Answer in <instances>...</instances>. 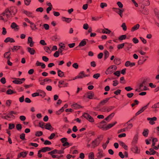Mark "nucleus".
I'll return each mask as SVG.
<instances>
[{
	"instance_id": "f257e3e1",
	"label": "nucleus",
	"mask_w": 159,
	"mask_h": 159,
	"mask_svg": "<svg viewBox=\"0 0 159 159\" xmlns=\"http://www.w3.org/2000/svg\"><path fill=\"white\" fill-rule=\"evenodd\" d=\"M82 116L88 120L90 122L93 123L94 122V119L89 114L86 113H84Z\"/></svg>"
},
{
	"instance_id": "f03ea898",
	"label": "nucleus",
	"mask_w": 159,
	"mask_h": 159,
	"mask_svg": "<svg viewBox=\"0 0 159 159\" xmlns=\"http://www.w3.org/2000/svg\"><path fill=\"white\" fill-rule=\"evenodd\" d=\"M113 9L120 16L122 17L123 15L122 13L124 11V10L123 9H120L119 8H113Z\"/></svg>"
},
{
	"instance_id": "7ed1b4c3",
	"label": "nucleus",
	"mask_w": 159,
	"mask_h": 159,
	"mask_svg": "<svg viewBox=\"0 0 159 159\" xmlns=\"http://www.w3.org/2000/svg\"><path fill=\"white\" fill-rule=\"evenodd\" d=\"M10 17H7L6 15L3 13L0 15V20L3 21L5 22H7L9 18Z\"/></svg>"
},
{
	"instance_id": "20e7f679",
	"label": "nucleus",
	"mask_w": 159,
	"mask_h": 159,
	"mask_svg": "<svg viewBox=\"0 0 159 159\" xmlns=\"http://www.w3.org/2000/svg\"><path fill=\"white\" fill-rule=\"evenodd\" d=\"M9 9L11 12V17L12 15H15L17 11V9L16 7L14 6L11 7Z\"/></svg>"
},
{
	"instance_id": "39448f33",
	"label": "nucleus",
	"mask_w": 159,
	"mask_h": 159,
	"mask_svg": "<svg viewBox=\"0 0 159 159\" xmlns=\"http://www.w3.org/2000/svg\"><path fill=\"white\" fill-rule=\"evenodd\" d=\"M11 27L15 31H18L19 29V26L16 23L13 22L11 23Z\"/></svg>"
},
{
	"instance_id": "423d86ee",
	"label": "nucleus",
	"mask_w": 159,
	"mask_h": 159,
	"mask_svg": "<svg viewBox=\"0 0 159 159\" xmlns=\"http://www.w3.org/2000/svg\"><path fill=\"white\" fill-rule=\"evenodd\" d=\"M59 84L58 86L59 87H66L68 85V83L65 82L64 81H60L58 82Z\"/></svg>"
},
{
	"instance_id": "0eeeda50",
	"label": "nucleus",
	"mask_w": 159,
	"mask_h": 159,
	"mask_svg": "<svg viewBox=\"0 0 159 159\" xmlns=\"http://www.w3.org/2000/svg\"><path fill=\"white\" fill-rule=\"evenodd\" d=\"M100 142V141H99L98 139H96L93 141L92 143V147L93 148H95L98 146Z\"/></svg>"
},
{
	"instance_id": "6e6552de",
	"label": "nucleus",
	"mask_w": 159,
	"mask_h": 159,
	"mask_svg": "<svg viewBox=\"0 0 159 159\" xmlns=\"http://www.w3.org/2000/svg\"><path fill=\"white\" fill-rule=\"evenodd\" d=\"M148 120L149 121V123L152 125L155 124L154 121L157 120V118L156 117H153L152 118L148 117L147 118Z\"/></svg>"
},
{
	"instance_id": "1a4fd4ad",
	"label": "nucleus",
	"mask_w": 159,
	"mask_h": 159,
	"mask_svg": "<svg viewBox=\"0 0 159 159\" xmlns=\"http://www.w3.org/2000/svg\"><path fill=\"white\" fill-rule=\"evenodd\" d=\"M98 152L97 154V157L98 158L100 159L104 156L103 151L102 150L98 149Z\"/></svg>"
},
{
	"instance_id": "9d476101",
	"label": "nucleus",
	"mask_w": 159,
	"mask_h": 159,
	"mask_svg": "<svg viewBox=\"0 0 159 159\" xmlns=\"http://www.w3.org/2000/svg\"><path fill=\"white\" fill-rule=\"evenodd\" d=\"M131 151L135 153H139V150H138L137 146L135 145L133 146L131 148Z\"/></svg>"
},
{
	"instance_id": "9b49d317",
	"label": "nucleus",
	"mask_w": 159,
	"mask_h": 159,
	"mask_svg": "<svg viewBox=\"0 0 159 159\" xmlns=\"http://www.w3.org/2000/svg\"><path fill=\"white\" fill-rule=\"evenodd\" d=\"M84 77V71H81L78 74V75L76 76L74 80H75L77 79H83Z\"/></svg>"
},
{
	"instance_id": "f8f14e48",
	"label": "nucleus",
	"mask_w": 159,
	"mask_h": 159,
	"mask_svg": "<svg viewBox=\"0 0 159 159\" xmlns=\"http://www.w3.org/2000/svg\"><path fill=\"white\" fill-rule=\"evenodd\" d=\"M147 108V106H145L143 107L141 109L139 110L135 114V115L137 116L143 112Z\"/></svg>"
},
{
	"instance_id": "ddd939ff",
	"label": "nucleus",
	"mask_w": 159,
	"mask_h": 159,
	"mask_svg": "<svg viewBox=\"0 0 159 159\" xmlns=\"http://www.w3.org/2000/svg\"><path fill=\"white\" fill-rule=\"evenodd\" d=\"M117 122L116 121L114 122V123L109 124L108 125L106 126L104 128V129L105 130H107L109 129H110L113 126L116 124Z\"/></svg>"
},
{
	"instance_id": "4468645a",
	"label": "nucleus",
	"mask_w": 159,
	"mask_h": 159,
	"mask_svg": "<svg viewBox=\"0 0 159 159\" xmlns=\"http://www.w3.org/2000/svg\"><path fill=\"white\" fill-rule=\"evenodd\" d=\"M86 95L87 96V97L90 99H93L94 96L93 93L91 91L88 92Z\"/></svg>"
},
{
	"instance_id": "2eb2a0df",
	"label": "nucleus",
	"mask_w": 159,
	"mask_h": 159,
	"mask_svg": "<svg viewBox=\"0 0 159 159\" xmlns=\"http://www.w3.org/2000/svg\"><path fill=\"white\" fill-rule=\"evenodd\" d=\"M27 49L28 52H29L31 55H33L35 53V51L33 48L28 47L27 48Z\"/></svg>"
},
{
	"instance_id": "dca6fc26",
	"label": "nucleus",
	"mask_w": 159,
	"mask_h": 159,
	"mask_svg": "<svg viewBox=\"0 0 159 159\" xmlns=\"http://www.w3.org/2000/svg\"><path fill=\"white\" fill-rule=\"evenodd\" d=\"M23 12L29 17H32V13L31 12H30L26 10H23Z\"/></svg>"
},
{
	"instance_id": "f3484780",
	"label": "nucleus",
	"mask_w": 159,
	"mask_h": 159,
	"mask_svg": "<svg viewBox=\"0 0 159 159\" xmlns=\"http://www.w3.org/2000/svg\"><path fill=\"white\" fill-rule=\"evenodd\" d=\"M28 43H30V47H32L33 46L34 42L33 41L32 38L29 37L28 38Z\"/></svg>"
},
{
	"instance_id": "a211bd4d",
	"label": "nucleus",
	"mask_w": 159,
	"mask_h": 159,
	"mask_svg": "<svg viewBox=\"0 0 159 159\" xmlns=\"http://www.w3.org/2000/svg\"><path fill=\"white\" fill-rule=\"evenodd\" d=\"M113 70L111 66L108 68L105 72V73L107 75L110 74L113 72Z\"/></svg>"
},
{
	"instance_id": "6ab92c4d",
	"label": "nucleus",
	"mask_w": 159,
	"mask_h": 159,
	"mask_svg": "<svg viewBox=\"0 0 159 159\" xmlns=\"http://www.w3.org/2000/svg\"><path fill=\"white\" fill-rule=\"evenodd\" d=\"M52 150L50 148L48 147H44L42 148L41 150H40L42 152H45L47 151H49Z\"/></svg>"
},
{
	"instance_id": "aec40b11",
	"label": "nucleus",
	"mask_w": 159,
	"mask_h": 159,
	"mask_svg": "<svg viewBox=\"0 0 159 159\" xmlns=\"http://www.w3.org/2000/svg\"><path fill=\"white\" fill-rule=\"evenodd\" d=\"M110 98H107L105 99L102 101L99 104V107L104 105L109 100Z\"/></svg>"
},
{
	"instance_id": "412c9836",
	"label": "nucleus",
	"mask_w": 159,
	"mask_h": 159,
	"mask_svg": "<svg viewBox=\"0 0 159 159\" xmlns=\"http://www.w3.org/2000/svg\"><path fill=\"white\" fill-rule=\"evenodd\" d=\"M27 154L26 152H22L20 153L18 155V158H20L21 157H25Z\"/></svg>"
},
{
	"instance_id": "4be33fe9",
	"label": "nucleus",
	"mask_w": 159,
	"mask_h": 159,
	"mask_svg": "<svg viewBox=\"0 0 159 159\" xmlns=\"http://www.w3.org/2000/svg\"><path fill=\"white\" fill-rule=\"evenodd\" d=\"M37 92H39V96H41L42 98H44V97H45L46 95V93L45 92L41 90L38 89L37 90Z\"/></svg>"
},
{
	"instance_id": "5701e85b",
	"label": "nucleus",
	"mask_w": 159,
	"mask_h": 159,
	"mask_svg": "<svg viewBox=\"0 0 159 159\" xmlns=\"http://www.w3.org/2000/svg\"><path fill=\"white\" fill-rule=\"evenodd\" d=\"M3 13H4L6 15L7 17H11L10 15V11L9 8H6L4 12Z\"/></svg>"
},
{
	"instance_id": "b1692460",
	"label": "nucleus",
	"mask_w": 159,
	"mask_h": 159,
	"mask_svg": "<svg viewBox=\"0 0 159 159\" xmlns=\"http://www.w3.org/2000/svg\"><path fill=\"white\" fill-rule=\"evenodd\" d=\"M24 20L26 22H28V23H29L31 25H30L31 27H32V26L34 25V27H35L36 29H37V28L36 27V25L34 24V23L31 22L29 20V19L28 18H25Z\"/></svg>"
},
{
	"instance_id": "393cba45",
	"label": "nucleus",
	"mask_w": 159,
	"mask_h": 159,
	"mask_svg": "<svg viewBox=\"0 0 159 159\" xmlns=\"http://www.w3.org/2000/svg\"><path fill=\"white\" fill-rule=\"evenodd\" d=\"M4 42L5 43H7L8 42H10L11 43L14 42H15L14 39L10 37H7L4 40Z\"/></svg>"
},
{
	"instance_id": "a878e982",
	"label": "nucleus",
	"mask_w": 159,
	"mask_h": 159,
	"mask_svg": "<svg viewBox=\"0 0 159 159\" xmlns=\"http://www.w3.org/2000/svg\"><path fill=\"white\" fill-rule=\"evenodd\" d=\"M10 50L8 52H6L4 55V57L5 58H6L7 59H10V55L11 53L10 52Z\"/></svg>"
},
{
	"instance_id": "bb28decb",
	"label": "nucleus",
	"mask_w": 159,
	"mask_h": 159,
	"mask_svg": "<svg viewBox=\"0 0 159 159\" xmlns=\"http://www.w3.org/2000/svg\"><path fill=\"white\" fill-rule=\"evenodd\" d=\"M140 26V25L139 24H137L136 25L132 27L131 29V32H134V31L137 30L139 29Z\"/></svg>"
},
{
	"instance_id": "cd10ccee",
	"label": "nucleus",
	"mask_w": 159,
	"mask_h": 159,
	"mask_svg": "<svg viewBox=\"0 0 159 159\" xmlns=\"http://www.w3.org/2000/svg\"><path fill=\"white\" fill-rule=\"evenodd\" d=\"M125 46L126 48L128 50H129L131 48L132 46V44L131 43H125Z\"/></svg>"
},
{
	"instance_id": "c85d7f7f",
	"label": "nucleus",
	"mask_w": 159,
	"mask_h": 159,
	"mask_svg": "<svg viewBox=\"0 0 159 159\" xmlns=\"http://www.w3.org/2000/svg\"><path fill=\"white\" fill-rule=\"evenodd\" d=\"M71 107L72 108L75 109H78L81 107V106L77 103H74L71 105Z\"/></svg>"
},
{
	"instance_id": "c756f323",
	"label": "nucleus",
	"mask_w": 159,
	"mask_h": 159,
	"mask_svg": "<svg viewBox=\"0 0 159 159\" xmlns=\"http://www.w3.org/2000/svg\"><path fill=\"white\" fill-rule=\"evenodd\" d=\"M120 144L122 146L124 149L125 150H127L128 149V147L125 143L122 141H120L119 142Z\"/></svg>"
},
{
	"instance_id": "7c9ffc66",
	"label": "nucleus",
	"mask_w": 159,
	"mask_h": 159,
	"mask_svg": "<svg viewBox=\"0 0 159 159\" xmlns=\"http://www.w3.org/2000/svg\"><path fill=\"white\" fill-rule=\"evenodd\" d=\"M58 75L61 77H64V73L61 70H58L57 71Z\"/></svg>"
},
{
	"instance_id": "2f4dec72",
	"label": "nucleus",
	"mask_w": 159,
	"mask_h": 159,
	"mask_svg": "<svg viewBox=\"0 0 159 159\" xmlns=\"http://www.w3.org/2000/svg\"><path fill=\"white\" fill-rule=\"evenodd\" d=\"M94 154L93 152H90L88 155V159H94Z\"/></svg>"
},
{
	"instance_id": "473e14b6",
	"label": "nucleus",
	"mask_w": 159,
	"mask_h": 159,
	"mask_svg": "<svg viewBox=\"0 0 159 159\" xmlns=\"http://www.w3.org/2000/svg\"><path fill=\"white\" fill-rule=\"evenodd\" d=\"M138 139V134H136L133 138L132 143H136Z\"/></svg>"
},
{
	"instance_id": "72a5a7b5",
	"label": "nucleus",
	"mask_w": 159,
	"mask_h": 159,
	"mask_svg": "<svg viewBox=\"0 0 159 159\" xmlns=\"http://www.w3.org/2000/svg\"><path fill=\"white\" fill-rule=\"evenodd\" d=\"M114 62V64L116 65H119L120 64V59L119 58H115Z\"/></svg>"
},
{
	"instance_id": "f704fd0d",
	"label": "nucleus",
	"mask_w": 159,
	"mask_h": 159,
	"mask_svg": "<svg viewBox=\"0 0 159 159\" xmlns=\"http://www.w3.org/2000/svg\"><path fill=\"white\" fill-rule=\"evenodd\" d=\"M148 130L147 129H145L143 132L142 134L145 137L148 136Z\"/></svg>"
},
{
	"instance_id": "c9c22d12",
	"label": "nucleus",
	"mask_w": 159,
	"mask_h": 159,
	"mask_svg": "<svg viewBox=\"0 0 159 159\" xmlns=\"http://www.w3.org/2000/svg\"><path fill=\"white\" fill-rule=\"evenodd\" d=\"M106 122H105V120H104L100 123L98 127L101 129H104V128L103 127V126H102V125H106Z\"/></svg>"
},
{
	"instance_id": "e433bc0d",
	"label": "nucleus",
	"mask_w": 159,
	"mask_h": 159,
	"mask_svg": "<svg viewBox=\"0 0 159 159\" xmlns=\"http://www.w3.org/2000/svg\"><path fill=\"white\" fill-rule=\"evenodd\" d=\"M44 50L48 53H50L52 52L51 50L47 46H45L44 47Z\"/></svg>"
},
{
	"instance_id": "4c0bfd02",
	"label": "nucleus",
	"mask_w": 159,
	"mask_h": 159,
	"mask_svg": "<svg viewBox=\"0 0 159 159\" xmlns=\"http://www.w3.org/2000/svg\"><path fill=\"white\" fill-rule=\"evenodd\" d=\"M16 93V91H14L10 89H9L6 92V93L8 95Z\"/></svg>"
},
{
	"instance_id": "58836bf2",
	"label": "nucleus",
	"mask_w": 159,
	"mask_h": 159,
	"mask_svg": "<svg viewBox=\"0 0 159 159\" xmlns=\"http://www.w3.org/2000/svg\"><path fill=\"white\" fill-rule=\"evenodd\" d=\"M62 20L63 21L66 22L68 23L70 22L71 21V19L70 18L63 17L62 18Z\"/></svg>"
},
{
	"instance_id": "ea45409f",
	"label": "nucleus",
	"mask_w": 159,
	"mask_h": 159,
	"mask_svg": "<svg viewBox=\"0 0 159 159\" xmlns=\"http://www.w3.org/2000/svg\"><path fill=\"white\" fill-rule=\"evenodd\" d=\"M20 46H13V48H11V50H12L13 52L14 51H17L18 49H19L20 48Z\"/></svg>"
},
{
	"instance_id": "a19ab883",
	"label": "nucleus",
	"mask_w": 159,
	"mask_h": 159,
	"mask_svg": "<svg viewBox=\"0 0 159 159\" xmlns=\"http://www.w3.org/2000/svg\"><path fill=\"white\" fill-rule=\"evenodd\" d=\"M86 42L84 40H82L79 43V46L82 47L86 45Z\"/></svg>"
},
{
	"instance_id": "79ce46f5",
	"label": "nucleus",
	"mask_w": 159,
	"mask_h": 159,
	"mask_svg": "<svg viewBox=\"0 0 159 159\" xmlns=\"http://www.w3.org/2000/svg\"><path fill=\"white\" fill-rule=\"evenodd\" d=\"M105 30L107 31H105L104 30H102V33L104 34H109L111 32V31L109 30L108 29L105 28Z\"/></svg>"
},
{
	"instance_id": "37998d69",
	"label": "nucleus",
	"mask_w": 159,
	"mask_h": 159,
	"mask_svg": "<svg viewBox=\"0 0 159 159\" xmlns=\"http://www.w3.org/2000/svg\"><path fill=\"white\" fill-rule=\"evenodd\" d=\"M99 107H97L95 108V110L96 111H99L102 112H105L106 111V108L105 107H103V108L102 109H98Z\"/></svg>"
},
{
	"instance_id": "c03bdc74",
	"label": "nucleus",
	"mask_w": 159,
	"mask_h": 159,
	"mask_svg": "<svg viewBox=\"0 0 159 159\" xmlns=\"http://www.w3.org/2000/svg\"><path fill=\"white\" fill-rule=\"evenodd\" d=\"M16 129L18 131H20L22 127L21 124H17L16 126Z\"/></svg>"
},
{
	"instance_id": "a18cd8bd",
	"label": "nucleus",
	"mask_w": 159,
	"mask_h": 159,
	"mask_svg": "<svg viewBox=\"0 0 159 159\" xmlns=\"http://www.w3.org/2000/svg\"><path fill=\"white\" fill-rule=\"evenodd\" d=\"M17 113H18L14 111H10L8 113V114L9 116L11 115L12 116H14L13 115V114L17 115Z\"/></svg>"
},
{
	"instance_id": "49530a36",
	"label": "nucleus",
	"mask_w": 159,
	"mask_h": 159,
	"mask_svg": "<svg viewBox=\"0 0 159 159\" xmlns=\"http://www.w3.org/2000/svg\"><path fill=\"white\" fill-rule=\"evenodd\" d=\"M152 108L153 109H155L159 108V102L155 103L152 107Z\"/></svg>"
},
{
	"instance_id": "de8ad7c7",
	"label": "nucleus",
	"mask_w": 159,
	"mask_h": 159,
	"mask_svg": "<svg viewBox=\"0 0 159 159\" xmlns=\"http://www.w3.org/2000/svg\"><path fill=\"white\" fill-rule=\"evenodd\" d=\"M12 82L17 84H20L22 83L23 82L20 80H15L13 81Z\"/></svg>"
},
{
	"instance_id": "09e8293b",
	"label": "nucleus",
	"mask_w": 159,
	"mask_h": 159,
	"mask_svg": "<svg viewBox=\"0 0 159 159\" xmlns=\"http://www.w3.org/2000/svg\"><path fill=\"white\" fill-rule=\"evenodd\" d=\"M107 6V4L105 2H101L100 4V7L101 8L103 9L105 7Z\"/></svg>"
},
{
	"instance_id": "8fccbe9b",
	"label": "nucleus",
	"mask_w": 159,
	"mask_h": 159,
	"mask_svg": "<svg viewBox=\"0 0 159 159\" xmlns=\"http://www.w3.org/2000/svg\"><path fill=\"white\" fill-rule=\"evenodd\" d=\"M57 149H54L52 151H51L49 152L48 153V154H50V155H52V154H57Z\"/></svg>"
},
{
	"instance_id": "3c124183",
	"label": "nucleus",
	"mask_w": 159,
	"mask_h": 159,
	"mask_svg": "<svg viewBox=\"0 0 159 159\" xmlns=\"http://www.w3.org/2000/svg\"><path fill=\"white\" fill-rule=\"evenodd\" d=\"M52 127L51 124L49 123L45 125V129L48 130H50Z\"/></svg>"
},
{
	"instance_id": "603ef678",
	"label": "nucleus",
	"mask_w": 159,
	"mask_h": 159,
	"mask_svg": "<svg viewBox=\"0 0 159 159\" xmlns=\"http://www.w3.org/2000/svg\"><path fill=\"white\" fill-rule=\"evenodd\" d=\"M9 125V129H12L14 128L15 127V125L13 124H11L9 123L8 124Z\"/></svg>"
},
{
	"instance_id": "864d4df0",
	"label": "nucleus",
	"mask_w": 159,
	"mask_h": 159,
	"mask_svg": "<svg viewBox=\"0 0 159 159\" xmlns=\"http://www.w3.org/2000/svg\"><path fill=\"white\" fill-rule=\"evenodd\" d=\"M109 52L105 50L104 52V59H106L109 56Z\"/></svg>"
},
{
	"instance_id": "5fc2aeb1",
	"label": "nucleus",
	"mask_w": 159,
	"mask_h": 159,
	"mask_svg": "<svg viewBox=\"0 0 159 159\" xmlns=\"http://www.w3.org/2000/svg\"><path fill=\"white\" fill-rule=\"evenodd\" d=\"M130 120H129L126 123L127 125V126L126 127V129H130L133 126L132 124H128V123L130 121Z\"/></svg>"
},
{
	"instance_id": "6e6d98bb",
	"label": "nucleus",
	"mask_w": 159,
	"mask_h": 159,
	"mask_svg": "<svg viewBox=\"0 0 159 159\" xmlns=\"http://www.w3.org/2000/svg\"><path fill=\"white\" fill-rule=\"evenodd\" d=\"M43 132L41 131H38L35 133V135L37 136H40L42 135Z\"/></svg>"
},
{
	"instance_id": "4d7b16f0",
	"label": "nucleus",
	"mask_w": 159,
	"mask_h": 159,
	"mask_svg": "<svg viewBox=\"0 0 159 159\" xmlns=\"http://www.w3.org/2000/svg\"><path fill=\"white\" fill-rule=\"evenodd\" d=\"M125 43L118 44L117 45V48L119 49L122 48L125 45Z\"/></svg>"
},
{
	"instance_id": "13d9d810",
	"label": "nucleus",
	"mask_w": 159,
	"mask_h": 159,
	"mask_svg": "<svg viewBox=\"0 0 159 159\" xmlns=\"http://www.w3.org/2000/svg\"><path fill=\"white\" fill-rule=\"evenodd\" d=\"M126 36L125 35H123L120 36L119 38V40H122L126 39Z\"/></svg>"
},
{
	"instance_id": "bf43d9fd",
	"label": "nucleus",
	"mask_w": 159,
	"mask_h": 159,
	"mask_svg": "<svg viewBox=\"0 0 159 159\" xmlns=\"http://www.w3.org/2000/svg\"><path fill=\"white\" fill-rule=\"evenodd\" d=\"M142 13L144 14H148V9L146 8H143V10L142 11Z\"/></svg>"
},
{
	"instance_id": "052dcab7",
	"label": "nucleus",
	"mask_w": 159,
	"mask_h": 159,
	"mask_svg": "<svg viewBox=\"0 0 159 159\" xmlns=\"http://www.w3.org/2000/svg\"><path fill=\"white\" fill-rule=\"evenodd\" d=\"M100 75L99 73H96L93 75V77L94 79H97L100 76Z\"/></svg>"
},
{
	"instance_id": "680f3d73",
	"label": "nucleus",
	"mask_w": 159,
	"mask_h": 159,
	"mask_svg": "<svg viewBox=\"0 0 159 159\" xmlns=\"http://www.w3.org/2000/svg\"><path fill=\"white\" fill-rule=\"evenodd\" d=\"M31 2V0H24L25 4L26 6L29 5Z\"/></svg>"
},
{
	"instance_id": "e2e57ef3",
	"label": "nucleus",
	"mask_w": 159,
	"mask_h": 159,
	"mask_svg": "<svg viewBox=\"0 0 159 159\" xmlns=\"http://www.w3.org/2000/svg\"><path fill=\"white\" fill-rule=\"evenodd\" d=\"M158 141L157 139L156 138H153L152 139V146H154L156 144V142Z\"/></svg>"
},
{
	"instance_id": "0e129e2a",
	"label": "nucleus",
	"mask_w": 159,
	"mask_h": 159,
	"mask_svg": "<svg viewBox=\"0 0 159 159\" xmlns=\"http://www.w3.org/2000/svg\"><path fill=\"white\" fill-rule=\"evenodd\" d=\"M44 124L45 123L44 122L40 121L39 123V126L42 128H43L45 126Z\"/></svg>"
},
{
	"instance_id": "69168bd1",
	"label": "nucleus",
	"mask_w": 159,
	"mask_h": 159,
	"mask_svg": "<svg viewBox=\"0 0 159 159\" xmlns=\"http://www.w3.org/2000/svg\"><path fill=\"white\" fill-rule=\"evenodd\" d=\"M121 27L124 30L126 31L127 30V27L125 23H122L121 25Z\"/></svg>"
},
{
	"instance_id": "338daca9",
	"label": "nucleus",
	"mask_w": 159,
	"mask_h": 159,
	"mask_svg": "<svg viewBox=\"0 0 159 159\" xmlns=\"http://www.w3.org/2000/svg\"><path fill=\"white\" fill-rule=\"evenodd\" d=\"M149 80L148 79H144L142 82V84L144 86L147 85V82Z\"/></svg>"
},
{
	"instance_id": "774afa93",
	"label": "nucleus",
	"mask_w": 159,
	"mask_h": 159,
	"mask_svg": "<svg viewBox=\"0 0 159 159\" xmlns=\"http://www.w3.org/2000/svg\"><path fill=\"white\" fill-rule=\"evenodd\" d=\"M60 140L62 143H63V144L64 143H65V142H66L67 141V139L66 138H61Z\"/></svg>"
}]
</instances>
